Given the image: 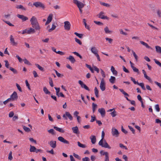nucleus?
Masks as SVG:
<instances>
[{
	"mask_svg": "<svg viewBox=\"0 0 161 161\" xmlns=\"http://www.w3.org/2000/svg\"><path fill=\"white\" fill-rule=\"evenodd\" d=\"M104 135V132L103 131L102 133V139L99 142L98 144L102 147L111 149V147L108 145L106 141L105 140H103Z\"/></svg>",
	"mask_w": 161,
	"mask_h": 161,
	"instance_id": "1",
	"label": "nucleus"
},
{
	"mask_svg": "<svg viewBox=\"0 0 161 161\" xmlns=\"http://www.w3.org/2000/svg\"><path fill=\"white\" fill-rule=\"evenodd\" d=\"M63 117L65 120H67L68 118L70 120H72L73 119L72 116L68 112H65V113L63 115Z\"/></svg>",
	"mask_w": 161,
	"mask_h": 161,
	"instance_id": "2",
	"label": "nucleus"
},
{
	"mask_svg": "<svg viewBox=\"0 0 161 161\" xmlns=\"http://www.w3.org/2000/svg\"><path fill=\"white\" fill-rule=\"evenodd\" d=\"M36 32L35 30L33 28H31L29 30L26 29L23 31L22 34H31V33H35Z\"/></svg>",
	"mask_w": 161,
	"mask_h": 161,
	"instance_id": "3",
	"label": "nucleus"
},
{
	"mask_svg": "<svg viewBox=\"0 0 161 161\" xmlns=\"http://www.w3.org/2000/svg\"><path fill=\"white\" fill-rule=\"evenodd\" d=\"M33 5L35 6L36 8H41L43 9H44L45 8V7L43 4L41 2H37L34 3H33Z\"/></svg>",
	"mask_w": 161,
	"mask_h": 161,
	"instance_id": "4",
	"label": "nucleus"
},
{
	"mask_svg": "<svg viewBox=\"0 0 161 161\" xmlns=\"http://www.w3.org/2000/svg\"><path fill=\"white\" fill-rule=\"evenodd\" d=\"M18 97L17 94L16 92H14L11 95L10 97L9 98L11 101H13L16 100Z\"/></svg>",
	"mask_w": 161,
	"mask_h": 161,
	"instance_id": "5",
	"label": "nucleus"
},
{
	"mask_svg": "<svg viewBox=\"0 0 161 161\" xmlns=\"http://www.w3.org/2000/svg\"><path fill=\"white\" fill-rule=\"evenodd\" d=\"M71 24L70 22L68 21L64 22V28L65 30L69 31L70 29Z\"/></svg>",
	"mask_w": 161,
	"mask_h": 161,
	"instance_id": "6",
	"label": "nucleus"
},
{
	"mask_svg": "<svg viewBox=\"0 0 161 161\" xmlns=\"http://www.w3.org/2000/svg\"><path fill=\"white\" fill-rule=\"evenodd\" d=\"M112 134L113 136L117 137L119 136V133L117 129L113 128L112 129Z\"/></svg>",
	"mask_w": 161,
	"mask_h": 161,
	"instance_id": "7",
	"label": "nucleus"
},
{
	"mask_svg": "<svg viewBox=\"0 0 161 161\" xmlns=\"http://www.w3.org/2000/svg\"><path fill=\"white\" fill-rule=\"evenodd\" d=\"M58 140L60 141V142H63L64 144H69V142L64 139L63 137L62 136H59L58 137Z\"/></svg>",
	"mask_w": 161,
	"mask_h": 161,
	"instance_id": "8",
	"label": "nucleus"
},
{
	"mask_svg": "<svg viewBox=\"0 0 161 161\" xmlns=\"http://www.w3.org/2000/svg\"><path fill=\"white\" fill-rule=\"evenodd\" d=\"M10 43L13 46H17L18 44V43L15 42L14 39L12 35L10 36Z\"/></svg>",
	"mask_w": 161,
	"mask_h": 161,
	"instance_id": "9",
	"label": "nucleus"
},
{
	"mask_svg": "<svg viewBox=\"0 0 161 161\" xmlns=\"http://www.w3.org/2000/svg\"><path fill=\"white\" fill-rule=\"evenodd\" d=\"M100 153L103 155H105V161H109V157L108 153L107 152H103V150L100 151Z\"/></svg>",
	"mask_w": 161,
	"mask_h": 161,
	"instance_id": "10",
	"label": "nucleus"
},
{
	"mask_svg": "<svg viewBox=\"0 0 161 161\" xmlns=\"http://www.w3.org/2000/svg\"><path fill=\"white\" fill-rule=\"evenodd\" d=\"M104 14V13L103 11L101 12L98 15V17L99 18H101L102 19H108L109 18L106 16H104L103 15V14Z\"/></svg>",
	"mask_w": 161,
	"mask_h": 161,
	"instance_id": "11",
	"label": "nucleus"
},
{
	"mask_svg": "<svg viewBox=\"0 0 161 161\" xmlns=\"http://www.w3.org/2000/svg\"><path fill=\"white\" fill-rule=\"evenodd\" d=\"M30 21L31 22L32 25L38 23L37 19L35 16H32L31 18Z\"/></svg>",
	"mask_w": 161,
	"mask_h": 161,
	"instance_id": "12",
	"label": "nucleus"
},
{
	"mask_svg": "<svg viewBox=\"0 0 161 161\" xmlns=\"http://www.w3.org/2000/svg\"><path fill=\"white\" fill-rule=\"evenodd\" d=\"M105 86L106 83H105V81H101L100 87L102 91H103L105 90Z\"/></svg>",
	"mask_w": 161,
	"mask_h": 161,
	"instance_id": "13",
	"label": "nucleus"
},
{
	"mask_svg": "<svg viewBox=\"0 0 161 161\" xmlns=\"http://www.w3.org/2000/svg\"><path fill=\"white\" fill-rule=\"evenodd\" d=\"M17 16L19 18L21 19L23 21H25L28 20V18L27 17L23 15L18 14Z\"/></svg>",
	"mask_w": 161,
	"mask_h": 161,
	"instance_id": "14",
	"label": "nucleus"
},
{
	"mask_svg": "<svg viewBox=\"0 0 161 161\" xmlns=\"http://www.w3.org/2000/svg\"><path fill=\"white\" fill-rule=\"evenodd\" d=\"M53 15L52 14H50L47 17V20L45 23V25L49 24L52 20Z\"/></svg>",
	"mask_w": 161,
	"mask_h": 161,
	"instance_id": "15",
	"label": "nucleus"
},
{
	"mask_svg": "<svg viewBox=\"0 0 161 161\" xmlns=\"http://www.w3.org/2000/svg\"><path fill=\"white\" fill-rule=\"evenodd\" d=\"M79 83L81 85L82 88H84L85 89L88 91H90L89 88L83 83L82 81H79Z\"/></svg>",
	"mask_w": 161,
	"mask_h": 161,
	"instance_id": "16",
	"label": "nucleus"
},
{
	"mask_svg": "<svg viewBox=\"0 0 161 161\" xmlns=\"http://www.w3.org/2000/svg\"><path fill=\"white\" fill-rule=\"evenodd\" d=\"M49 144L53 148H54L56 147V141H51L49 143Z\"/></svg>",
	"mask_w": 161,
	"mask_h": 161,
	"instance_id": "17",
	"label": "nucleus"
},
{
	"mask_svg": "<svg viewBox=\"0 0 161 161\" xmlns=\"http://www.w3.org/2000/svg\"><path fill=\"white\" fill-rule=\"evenodd\" d=\"M91 52L95 55L98 53V50L95 47H93L91 49Z\"/></svg>",
	"mask_w": 161,
	"mask_h": 161,
	"instance_id": "18",
	"label": "nucleus"
},
{
	"mask_svg": "<svg viewBox=\"0 0 161 161\" xmlns=\"http://www.w3.org/2000/svg\"><path fill=\"white\" fill-rule=\"evenodd\" d=\"M73 132L75 134H79V129L77 126L73 127L72 128Z\"/></svg>",
	"mask_w": 161,
	"mask_h": 161,
	"instance_id": "19",
	"label": "nucleus"
},
{
	"mask_svg": "<svg viewBox=\"0 0 161 161\" xmlns=\"http://www.w3.org/2000/svg\"><path fill=\"white\" fill-rule=\"evenodd\" d=\"M98 111L100 113L102 117L104 116L105 114V111L104 109L103 108H99L98 109Z\"/></svg>",
	"mask_w": 161,
	"mask_h": 161,
	"instance_id": "20",
	"label": "nucleus"
},
{
	"mask_svg": "<svg viewBox=\"0 0 161 161\" xmlns=\"http://www.w3.org/2000/svg\"><path fill=\"white\" fill-rule=\"evenodd\" d=\"M32 27L34 28V29H35V30H38V31H39L40 30V27L39 25V24L38 23L35 24H34L33 25H32Z\"/></svg>",
	"mask_w": 161,
	"mask_h": 161,
	"instance_id": "21",
	"label": "nucleus"
},
{
	"mask_svg": "<svg viewBox=\"0 0 161 161\" xmlns=\"http://www.w3.org/2000/svg\"><path fill=\"white\" fill-rule=\"evenodd\" d=\"M90 139L91 140L92 143L93 144H94L96 143V139L95 136L92 135L90 137Z\"/></svg>",
	"mask_w": 161,
	"mask_h": 161,
	"instance_id": "22",
	"label": "nucleus"
},
{
	"mask_svg": "<svg viewBox=\"0 0 161 161\" xmlns=\"http://www.w3.org/2000/svg\"><path fill=\"white\" fill-rule=\"evenodd\" d=\"M53 128L56 130L62 133H64V130L62 128H58L57 126H53Z\"/></svg>",
	"mask_w": 161,
	"mask_h": 161,
	"instance_id": "23",
	"label": "nucleus"
},
{
	"mask_svg": "<svg viewBox=\"0 0 161 161\" xmlns=\"http://www.w3.org/2000/svg\"><path fill=\"white\" fill-rule=\"evenodd\" d=\"M111 70L113 74L115 76H116L117 75L118 72L114 68L113 66H112L111 68Z\"/></svg>",
	"mask_w": 161,
	"mask_h": 161,
	"instance_id": "24",
	"label": "nucleus"
},
{
	"mask_svg": "<svg viewBox=\"0 0 161 161\" xmlns=\"http://www.w3.org/2000/svg\"><path fill=\"white\" fill-rule=\"evenodd\" d=\"M66 58L69 59L72 63H74L75 61V60L74 57L71 55L69 56L68 58L67 57Z\"/></svg>",
	"mask_w": 161,
	"mask_h": 161,
	"instance_id": "25",
	"label": "nucleus"
},
{
	"mask_svg": "<svg viewBox=\"0 0 161 161\" xmlns=\"http://www.w3.org/2000/svg\"><path fill=\"white\" fill-rule=\"evenodd\" d=\"M140 43L142 44V45H143L144 46H145L146 47L148 48H150L151 49V47L149 46L148 44L147 43H146L142 41H140Z\"/></svg>",
	"mask_w": 161,
	"mask_h": 161,
	"instance_id": "26",
	"label": "nucleus"
},
{
	"mask_svg": "<svg viewBox=\"0 0 161 161\" xmlns=\"http://www.w3.org/2000/svg\"><path fill=\"white\" fill-rule=\"evenodd\" d=\"M104 30L105 32V33L106 34H110L112 33V31H109V30L107 26L106 27L104 28Z\"/></svg>",
	"mask_w": 161,
	"mask_h": 161,
	"instance_id": "27",
	"label": "nucleus"
},
{
	"mask_svg": "<svg viewBox=\"0 0 161 161\" xmlns=\"http://www.w3.org/2000/svg\"><path fill=\"white\" fill-rule=\"evenodd\" d=\"M36 150V148L34 146H32L31 145H30V152H35Z\"/></svg>",
	"mask_w": 161,
	"mask_h": 161,
	"instance_id": "28",
	"label": "nucleus"
},
{
	"mask_svg": "<svg viewBox=\"0 0 161 161\" xmlns=\"http://www.w3.org/2000/svg\"><path fill=\"white\" fill-rule=\"evenodd\" d=\"M56 26L55 25V23H53V24H52V27L49 30H48V31L49 32H51V31H52L54 30V29H55L56 28Z\"/></svg>",
	"mask_w": 161,
	"mask_h": 161,
	"instance_id": "29",
	"label": "nucleus"
},
{
	"mask_svg": "<svg viewBox=\"0 0 161 161\" xmlns=\"http://www.w3.org/2000/svg\"><path fill=\"white\" fill-rule=\"evenodd\" d=\"M97 105L96 104L94 103H92V111H93V112L94 113L97 108Z\"/></svg>",
	"mask_w": 161,
	"mask_h": 161,
	"instance_id": "30",
	"label": "nucleus"
},
{
	"mask_svg": "<svg viewBox=\"0 0 161 161\" xmlns=\"http://www.w3.org/2000/svg\"><path fill=\"white\" fill-rule=\"evenodd\" d=\"M83 22L84 24L85 25V26L86 28L88 30H90L89 26V25H87L86 23V19H83Z\"/></svg>",
	"mask_w": 161,
	"mask_h": 161,
	"instance_id": "31",
	"label": "nucleus"
},
{
	"mask_svg": "<svg viewBox=\"0 0 161 161\" xmlns=\"http://www.w3.org/2000/svg\"><path fill=\"white\" fill-rule=\"evenodd\" d=\"M95 94L96 96L97 97H99L98 95V90L97 87H95L94 89Z\"/></svg>",
	"mask_w": 161,
	"mask_h": 161,
	"instance_id": "32",
	"label": "nucleus"
},
{
	"mask_svg": "<svg viewBox=\"0 0 161 161\" xmlns=\"http://www.w3.org/2000/svg\"><path fill=\"white\" fill-rule=\"evenodd\" d=\"M23 127L24 130L27 132H30L31 131L30 129L29 128L26 127L25 126L23 125Z\"/></svg>",
	"mask_w": 161,
	"mask_h": 161,
	"instance_id": "33",
	"label": "nucleus"
},
{
	"mask_svg": "<svg viewBox=\"0 0 161 161\" xmlns=\"http://www.w3.org/2000/svg\"><path fill=\"white\" fill-rule=\"evenodd\" d=\"M77 144L79 147L82 148H85L86 147V146L85 145L79 142H77Z\"/></svg>",
	"mask_w": 161,
	"mask_h": 161,
	"instance_id": "34",
	"label": "nucleus"
},
{
	"mask_svg": "<svg viewBox=\"0 0 161 161\" xmlns=\"http://www.w3.org/2000/svg\"><path fill=\"white\" fill-rule=\"evenodd\" d=\"M86 66L88 69H90L91 72L93 73L94 72V71L93 69L91 67V65H88L87 64H86Z\"/></svg>",
	"mask_w": 161,
	"mask_h": 161,
	"instance_id": "35",
	"label": "nucleus"
},
{
	"mask_svg": "<svg viewBox=\"0 0 161 161\" xmlns=\"http://www.w3.org/2000/svg\"><path fill=\"white\" fill-rule=\"evenodd\" d=\"M155 48L157 52L161 53V47H160L157 46H155Z\"/></svg>",
	"mask_w": 161,
	"mask_h": 161,
	"instance_id": "36",
	"label": "nucleus"
},
{
	"mask_svg": "<svg viewBox=\"0 0 161 161\" xmlns=\"http://www.w3.org/2000/svg\"><path fill=\"white\" fill-rule=\"evenodd\" d=\"M74 34L76 35L78 37L80 38H82L83 36V34H79L76 32H75L74 33Z\"/></svg>",
	"mask_w": 161,
	"mask_h": 161,
	"instance_id": "37",
	"label": "nucleus"
},
{
	"mask_svg": "<svg viewBox=\"0 0 161 161\" xmlns=\"http://www.w3.org/2000/svg\"><path fill=\"white\" fill-rule=\"evenodd\" d=\"M100 70H101V74L102 76L103 77V78L101 80H104V78L105 77V72L103 71V70L102 69H101Z\"/></svg>",
	"mask_w": 161,
	"mask_h": 161,
	"instance_id": "38",
	"label": "nucleus"
},
{
	"mask_svg": "<svg viewBox=\"0 0 161 161\" xmlns=\"http://www.w3.org/2000/svg\"><path fill=\"white\" fill-rule=\"evenodd\" d=\"M132 53L133 55L134 56L136 59V62H137L138 60V57L136 55V54L135 53L133 50H132Z\"/></svg>",
	"mask_w": 161,
	"mask_h": 161,
	"instance_id": "39",
	"label": "nucleus"
},
{
	"mask_svg": "<svg viewBox=\"0 0 161 161\" xmlns=\"http://www.w3.org/2000/svg\"><path fill=\"white\" fill-rule=\"evenodd\" d=\"M47 131L50 133L51 134L53 135H54L55 134V132L54 130L53 129H51L47 130Z\"/></svg>",
	"mask_w": 161,
	"mask_h": 161,
	"instance_id": "40",
	"label": "nucleus"
},
{
	"mask_svg": "<svg viewBox=\"0 0 161 161\" xmlns=\"http://www.w3.org/2000/svg\"><path fill=\"white\" fill-rule=\"evenodd\" d=\"M77 6L79 8H82L84 7V5L82 3L80 2Z\"/></svg>",
	"mask_w": 161,
	"mask_h": 161,
	"instance_id": "41",
	"label": "nucleus"
},
{
	"mask_svg": "<svg viewBox=\"0 0 161 161\" xmlns=\"http://www.w3.org/2000/svg\"><path fill=\"white\" fill-rule=\"evenodd\" d=\"M16 7L17 8L21 9L24 10H26V8L21 5H18Z\"/></svg>",
	"mask_w": 161,
	"mask_h": 161,
	"instance_id": "42",
	"label": "nucleus"
},
{
	"mask_svg": "<svg viewBox=\"0 0 161 161\" xmlns=\"http://www.w3.org/2000/svg\"><path fill=\"white\" fill-rule=\"evenodd\" d=\"M36 66L42 71H44V68L38 64H35Z\"/></svg>",
	"mask_w": 161,
	"mask_h": 161,
	"instance_id": "43",
	"label": "nucleus"
},
{
	"mask_svg": "<svg viewBox=\"0 0 161 161\" xmlns=\"http://www.w3.org/2000/svg\"><path fill=\"white\" fill-rule=\"evenodd\" d=\"M3 21H4L5 23L6 24H8V25H9L10 26H14V25L11 24L9 21H6L4 20H3Z\"/></svg>",
	"mask_w": 161,
	"mask_h": 161,
	"instance_id": "44",
	"label": "nucleus"
},
{
	"mask_svg": "<svg viewBox=\"0 0 161 161\" xmlns=\"http://www.w3.org/2000/svg\"><path fill=\"white\" fill-rule=\"evenodd\" d=\"M54 88L56 90V93L58 97H59V92L60 91V88H57L56 87H55Z\"/></svg>",
	"mask_w": 161,
	"mask_h": 161,
	"instance_id": "45",
	"label": "nucleus"
},
{
	"mask_svg": "<svg viewBox=\"0 0 161 161\" xmlns=\"http://www.w3.org/2000/svg\"><path fill=\"white\" fill-rule=\"evenodd\" d=\"M43 90L46 94H49L50 93V92L48 91L47 88L45 87H44L43 88Z\"/></svg>",
	"mask_w": 161,
	"mask_h": 161,
	"instance_id": "46",
	"label": "nucleus"
},
{
	"mask_svg": "<svg viewBox=\"0 0 161 161\" xmlns=\"http://www.w3.org/2000/svg\"><path fill=\"white\" fill-rule=\"evenodd\" d=\"M100 4L102 5H103L104 6H106V7H109L110 6L109 4L108 3H105L100 2Z\"/></svg>",
	"mask_w": 161,
	"mask_h": 161,
	"instance_id": "47",
	"label": "nucleus"
},
{
	"mask_svg": "<svg viewBox=\"0 0 161 161\" xmlns=\"http://www.w3.org/2000/svg\"><path fill=\"white\" fill-rule=\"evenodd\" d=\"M110 114H111L112 116L113 117H115L117 115L116 112L115 110H114L113 112L110 113Z\"/></svg>",
	"mask_w": 161,
	"mask_h": 161,
	"instance_id": "48",
	"label": "nucleus"
},
{
	"mask_svg": "<svg viewBox=\"0 0 161 161\" xmlns=\"http://www.w3.org/2000/svg\"><path fill=\"white\" fill-rule=\"evenodd\" d=\"M155 63L158 65L160 67H161V63H160L159 61H158L157 59H153Z\"/></svg>",
	"mask_w": 161,
	"mask_h": 161,
	"instance_id": "49",
	"label": "nucleus"
},
{
	"mask_svg": "<svg viewBox=\"0 0 161 161\" xmlns=\"http://www.w3.org/2000/svg\"><path fill=\"white\" fill-rule=\"evenodd\" d=\"M157 13L158 17L159 18H161V10L158 9L157 10Z\"/></svg>",
	"mask_w": 161,
	"mask_h": 161,
	"instance_id": "50",
	"label": "nucleus"
},
{
	"mask_svg": "<svg viewBox=\"0 0 161 161\" xmlns=\"http://www.w3.org/2000/svg\"><path fill=\"white\" fill-rule=\"evenodd\" d=\"M73 155L76 158L78 159L79 160L81 159V157L80 156H79L77 154L75 153H73Z\"/></svg>",
	"mask_w": 161,
	"mask_h": 161,
	"instance_id": "51",
	"label": "nucleus"
},
{
	"mask_svg": "<svg viewBox=\"0 0 161 161\" xmlns=\"http://www.w3.org/2000/svg\"><path fill=\"white\" fill-rule=\"evenodd\" d=\"M132 69H133V70L134 72L139 73V71L138 69L136 68V67H135L134 66H132Z\"/></svg>",
	"mask_w": 161,
	"mask_h": 161,
	"instance_id": "52",
	"label": "nucleus"
},
{
	"mask_svg": "<svg viewBox=\"0 0 161 161\" xmlns=\"http://www.w3.org/2000/svg\"><path fill=\"white\" fill-rule=\"evenodd\" d=\"M9 69L11 71H12L14 74H17V70L11 67L9 68Z\"/></svg>",
	"mask_w": 161,
	"mask_h": 161,
	"instance_id": "53",
	"label": "nucleus"
},
{
	"mask_svg": "<svg viewBox=\"0 0 161 161\" xmlns=\"http://www.w3.org/2000/svg\"><path fill=\"white\" fill-rule=\"evenodd\" d=\"M23 61L24 62L25 64H27L28 65H31V64L30 62L27 60L26 58H25L23 60Z\"/></svg>",
	"mask_w": 161,
	"mask_h": 161,
	"instance_id": "54",
	"label": "nucleus"
},
{
	"mask_svg": "<svg viewBox=\"0 0 161 161\" xmlns=\"http://www.w3.org/2000/svg\"><path fill=\"white\" fill-rule=\"evenodd\" d=\"M55 73H56V74L57 75L58 77H63L64 76V75H63L59 73H58V71L57 70H55Z\"/></svg>",
	"mask_w": 161,
	"mask_h": 161,
	"instance_id": "55",
	"label": "nucleus"
},
{
	"mask_svg": "<svg viewBox=\"0 0 161 161\" xmlns=\"http://www.w3.org/2000/svg\"><path fill=\"white\" fill-rule=\"evenodd\" d=\"M128 127L130 130L132 132V133L133 134H135V130L133 129V128L129 125L128 126Z\"/></svg>",
	"mask_w": 161,
	"mask_h": 161,
	"instance_id": "56",
	"label": "nucleus"
},
{
	"mask_svg": "<svg viewBox=\"0 0 161 161\" xmlns=\"http://www.w3.org/2000/svg\"><path fill=\"white\" fill-rule=\"evenodd\" d=\"M74 54L76 55L77 56L79 57L81 59L82 58V56L80 55L78 53L76 52H74L73 53Z\"/></svg>",
	"mask_w": 161,
	"mask_h": 161,
	"instance_id": "57",
	"label": "nucleus"
},
{
	"mask_svg": "<svg viewBox=\"0 0 161 161\" xmlns=\"http://www.w3.org/2000/svg\"><path fill=\"white\" fill-rule=\"evenodd\" d=\"M75 41L78 43L79 44H80V45H81L82 44V42L80 40L78 39L77 38H75Z\"/></svg>",
	"mask_w": 161,
	"mask_h": 161,
	"instance_id": "58",
	"label": "nucleus"
},
{
	"mask_svg": "<svg viewBox=\"0 0 161 161\" xmlns=\"http://www.w3.org/2000/svg\"><path fill=\"white\" fill-rule=\"evenodd\" d=\"M147 25L150 26V27L152 29H155V30H158V29L157 28V27H154V26H153V25H152L150 24L149 23H147Z\"/></svg>",
	"mask_w": 161,
	"mask_h": 161,
	"instance_id": "59",
	"label": "nucleus"
},
{
	"mask_svg": "<svg viewBox=\"0 0 161 161\" xmlns=\"http://www.w3.org/2000/svg\"><path fill=\"white\" fill-rule=\"evenodd\" d=\"M155 108L157 112H158L160 111V108L158 104H156L155 106Z\"/></svg>",
	"mask_w": 161,
	"mask_h": 161,
	"instance_id": "60",
	"label": "nucleus"
},
{
	"mask_svg": "<svg viewBox=\"0 0 161 161\" xmlns=\"http://www.w3.org/2000/svg\"><path fill=\"white\" fill-rule=\"evenodd\" d=\"M138 85L141 86V87L142 88L143 90H146V88L144 86V84L143 83H140Z\"/></svg>",
	"mask_w": 161,
	"mask_h": 161,
	"instance_id": "61",
	"label": "nucleus"
},
{
	"mask_svg": "<svg viewBox=\"0 0 161 161\" xmlns=\"http://www.w3.org/2000/svg\"><path fill=\"white\" fill-rule=\"evenodd\" d=\"M5 64V66L7 68H9L10 67H9V64L8 60H6L4 61Z\"/></svg>",
	"mask_w": 161,
	"mask_h": 161,
	"instance_id": "62",
	"label": "nucleus"
},
{
	"mask_svg": "<svg viewBox=\"0 0 161 161\" xmlns=\"http://www.w3.org/2000/svg\"><path fill=\"white\" fill-rule=\"evenodd\" d=\"M119 147L121 148H124L126 150L128 149V148H127V147L126 146H124V145L122 143H120L119 144Z\"/></svg>",
	"mask_w": 161,
	"mask_h": 161,
	"instance_id": "63",
	"label": "nucleus"
},
{
	"mask_svg": "<svg viewBox=\"0 0 161 161\" xmlns=\"http://www.w3.org/2000/svg\"><path fill=\"white\" fill-rule=\"evenodd\" d=\"M90 159L87 157H85L82 159V161H89Z\"/></svg>",
	"mask_w": 161,
	"mask_h": 161,
	"instance_id": "64",
	"label": "nucleus"
}]
</instances>
